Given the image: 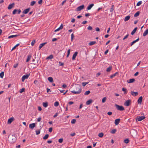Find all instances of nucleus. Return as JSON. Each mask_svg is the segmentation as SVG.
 Masks as SVG:
<instances>
[{
	"label": "nucleus",
	"mask_w": 148,
	"mask_h": 148,
	"mask_svg": "<svg viewBox=\"0 0 148 148\" xmlns=\"http://www.w3.org/2000/svg\"><path fill=\"white\" fill-rule=\"evenodd\" d=\"M76 91H72L71 92L74 94H78L80 93L82 91L81 86L78 84L75 85Z\"/></svg>",
	"instance_id": "f257e3e1"
},
{
	"label": "nucleus",
	"mask_w": 148,
	"mask_h": 148,
	"mask_svg": "<svg viewBox=\"0 0 148 148\" xmlns=\"http://www.w3.org/2000/svg\"><path fill=\"white\" fill-rule=\"evenodd\" d=\"M8 139L10 143H14L16 141V138L15 135H11L9 136Z\"/></svg>",
	"instance_id": "f03ea898"
},
{
	"label": "nucleus",
	"mask_w": 148,
	"mask_h": 148,
	"mask_svg": "<svg viewBox=\"0 0 148 148\" xmlns=\"http://www.w3.org/2000/svg\"><path fill=\"white\" fill-rule=\"evenodd\" d=\"M115 106L117 110H119L123 111L125 110L124 108L122 106H120L117 104H115Z\"/></svg>",
	"instance_id": "7ed1b4c3"
},
{
	"label": "nucleus",
	"mask_w": 148,
	"mask_h": 148,
	"mask_svg": "<svg viewBox=\"0 0 148 148\" xmlns=\"http://www.w3.org/2000/svg\"><path fill=\"white\" fill-rule=\"evenodd\" d=\"M145 117L144 116H138L137 118L136 119V121H140L145 118Z\"/></svg>",
	"instance_id": "20e7f679"
},
{
	"label": "nucleus",
	"mask_w": 148,
	"mask_h": 148,
	"mask_svg": "<svg viewBox=\"0 0 148 148\" xmlns=\"http://www.w3.org/2000/svg\"><path fill=\"white\" fill-rule=\"evenodd\" d=\"M84 7V5H82L78 7L76 9V10L77 11H80L81 10L83 9Z\"/></svg>",
	"instance_id": "39448f33"
},
{
	"label": "nucleus",
	"mask_w": 148,
	"mask_h": 148,
	"mask_svg": "<svg viewBox=\"0 0 148 148\" xmlns=\"http://www.w3.org/2000/svg\"><path fill=\"white\" fill-rule=\"evenodd\" d=\"M29 75H23L22 78L21 80L22 82H23L24 81L25 79H27L28 78Z\"/></svg>",
	"instance_id": "423d86ee"
},
{
	"label": "nucleus",
	"mask_w": 148,
	"mask_h": 148,
	"mask_svg": "<svg viewBox=\"0 0 148 148\" xmlns=\"http://www.w3.org/2000/svg\"><path fill=\"white\" fill-rule=\"evenodd\" d=\"M14 119L13 117H11L9 119L8 121V124H10L13 121Z\"/></svg>",
	"instance_id": "0eeeda50"
},
{
	"label": "nucleus",
	"mask_w": 148,
	"mask_h": 148,
	"mask_svg": "<svg viewBox=\"0 0 148 148\" xmlns=\"http://www.w3.org/2000/svg\"><path fill=\"white\" fill-rule=\"evenodd\" d=\"M36 126V124L35 123H32L30 124L29 125V128H31L32 130L33 129L34 127Z\"/></svg>",
	"instance_id": "6e6552de"
},
{
	"label": "nucleus",
	"mask_w": 148,
	"mask_h": 148,
	"mask_svg": "<svg viewBox=\"0 0 148 148\" xmlns=\"http://www.w3.org/2000/svg\"><path fill=\"white\" fill-rule=\"evenodd\" d=\"M130 101H131L130 100H127L124 103V105L127 106H129Z\"/></svg>",
	"instance_id": "1a4fd4ad"
},
{
	"label": "nucleus",
	"mask_w": 148,
	"mask_h": 148,
	"mask_svg": "<svg viewBox=\"0 0 148 148\" xmlns=\"http://www.w3.org/2000/svg\"><path fill=\"white\" fill-rule=\"evenodd\" d=\"M120 119H116L115 120L114 123L116 125H118L120 121Z\"/></svg>",
	"instance_id": "9d476101"
},
{
	"label": "nucleus",
	"mask_w": 148,
	"mask_h": 148,
	"mask_svg": "<svg viewBox=\"0 0 148 148\" xmlns=\"http://www.w3.org/2000/svg\"><path fill=\"white\" fill-rule=\"evenodd\" d=\"M30 9V8H28L27 9L25 10L23 12V13L24 14H27L29 11Z\"/></svg>",
	"instance_id": "9b49d317"
},
{
	"label": "nucleus",
	"mask_w": 148,
	"mask_h": 148,
	"mask_svg": "<svg viewBox=\"0 0 148 148\" xmlns=\"http://www.w3.org/2000/svg\"><path fill=\"white\" fill-rule=\"evenodd\" d=\"M143 97L142 96L140 97L138 100V104H141L142 101Z\"/></svg>",
	"instance_id": "f8f14e48"
},
{
	"label": "nucleus",
	"mask_w": 148,
	"mask_h": 148,
	"mask_svg": "<svg viewBox=\"0 0 148 148\" xmlns=\"http://www.w3.org/2000/svg\"><path fill=\"white\" fill-rule=\"evenodd\" d=\"M77 54L78 52H75L73 54L72 59L73 60H75L76 57L77 55Z\"/></svg>",
	"instance_id": "ddd939ff"
},
{
	"label": "nucleus",
	"mask_w": 148,
	"mask_h": 148,
	"mask_svg": "<svg viewBox=\"0 0 148 148\" xmlns=\"http://www.w3.org/2000/svg\"><path fill=\"white\" fill-rule=\"evenodd\" d=\"M47 44V42H45L43 43L40 44L39 47V49L40 50L44 45Z\"/></svg>",
	"instance_id": "4468645a"
},
{
	"label": "nucleus",
	"mask_w": 148,
	"mask_h": 148,
	"mask_svg": "<svg viewBox=\"0 0 148 148\" xmlns=\"http://www.w3.org/2000/svg\"><path fill=\"white\" fill-rule=\"evenodd\" d=\"M14 3H13L12 4H10L8 7V9L9 10L11 9L14 6Z\"/></svg>",
	"instance_id": "2eb2a0df"
},
{
	"label": "nucleus",
	"mask_w": 148,
	"mask_h": 148,
	"mask_svg": "<svg viewBox=\"0 0 148 148\" xmlns=\"http://www.w3.org/2000/svg\"><path fill=\"white\" fill-rule=\"evenodd\" d=\"M131 93L132 95L134 96H137L138 94V93L137 92H134L132 91H131Z\"/></svg>",
	"instance_id": "dca6fc26"
},
{
	"label": "nucleus",
	"mask_w": 148,
	"mask_h": 148,
	"mask_svg": "<svg viewBox=\"0 0 148 148\" xmlns=\"http://www.w3.org/2000/svg\"><path fill=\"white\" fill-rule=\"evenodd\" d=\"M94 5V4H90L88 6L87 9L88 10H90Z\"/></svg>",
	"instance_id": "f3484780"
},
{
	"label": "nucleus",
	"mask_w": 148,
	"mask_h": 148,
	"mask_svg": "<svg viewBox=\"0 0 148 148\" xmlns=\"http://www.w3.org/2000/svg\"><path fill=\"white\" fill-rule=\"evenodd\" d=\"M139 40V38H137L136 40L133 41L132 42L131 44L130 45L131 46H132L136 42H138Z\"/></svg>",
	"instance_id": "a211bd4d"
},
{
	"label": "nucleus",
	"mask_w": 148,
	"mask_h": 148,
	"mask_svg": "<svg viewBox=\"0 0 148 148\" xmlns=\"http://www.w3.org/2000/svg\"><path fill=\"white\" fill-rule=\"evenodd\" d=\"M93 101L92 99H90L86 101V104L87 105H89Z\"/></svg>",
	"instance_id": "6ab92c4d"
},
{
	"label": "nucleus",
	"mask_w": 148,
	"mask_h": 148,
	"mask_svg": "<svg viewBox=\"0 0 148 148\" xmlns=\"http://www.w3.org/2000/svg\"><path fill=\"white\" fill-rule=\"evenodd\" d=\"M135 81V80L134 79L132 78L130 79L129 80H128L127 81V82L128 83H132L134 82Z\"/></svg>",
	"instance_id": "aec40b11"
},
{
	"label": "nucleus",
	"mask_w": 148,
	"mask_h": 148,
	"mask_svg": "<svg viewBox=\"0 0 148 148\" xmlns=\"http://www.w3.org/2000/svg\"><path fill=\"white\" fill-rule=\"evenodd\" d=\"M130 16H127L124 18V20L125 21H128L130 18Z\"/></svg>",
	"instance_id": "412c9836"
},
{
	"label": "nucleus",
	"mask_w": 148,
	"mask_h": 148,
	"mask_svg": "<svg viewBox=\"0 0 148 148\" xmlns=\"http://www.w3.org/2000/svg\"><path fill=\"white\" fill-rule=\"evenodd\" d=\"M53 55H50L49 56L47 57L46 58V59H51L53 58Z\"/></svg>",
	"instance_id": "4be33fe9"
},
{
	"label": "nucleus",
	"mask_w": 148,
	"mask_h": 148,
	"mask_svg": "<svg viewBox=\"0 0 148 148\" xmlns=\"http://www.w3.org/2000/svg\"><path fill=\"white\" fill-rule=\"evenodd\" d=\"M148 34V29L146 30L143 34V36H145Z\"/></svg>",
	"instance_id": "5701e85b"
},
{
	"label": "nucleus",
	"mask_w": 148,
	"mask_h": 148,
	"mask_svg": "<svg viewBox=\"0 0 148 148\" xmlns=\"http://www.w3.org/2000/svg\"><path fill=\"white\" fill-rule=\"evenodd\" d=\"M137 29V27H135L134 29L131 32V34H132V35H134V33H135L136 30Z\"/></svg>",
	"instance_id": "b1692460"
},
{
	"label": "nucleus",
	"mask_w": 148,
	"mask_h": 148,
	"mask_svg": "<svg viewBox=\"0 0 148 148\" xmlns=\"http://www.w3.org/2000/svg\"><path fill=\"white\" fill-rule=\"evenodd\" d=\"M43 106L45 107H47L48 105V103L47 102H43L42 103Z\"/></svg>",
	"instance_id": "393cba45"
},
{
	"label": "nucleus",
	"mask_w": 148,
	"mask_h": 148,
	"mask_svg": "<svg viewBox=\"0 0 148 148\" xmlns=\"http://www.w3.org/2000/svg\"><path fill=\"white\" fill-rule=\"evenodd\" d=\"M96 43V42L95 41H91L88 43V45L90 46H91L94 45Z\"/></svg>",
	"instance_id": "a878e982"
},
{
	"label": "nucleus",
	"mask_w": 148,
	"mask_h": 148,
	"mask_svg": "<svg viewBox=\"0 0 148 148\" xmlns=\"http://www.w3.org/2000/svg\"><path fill=\"white\" fill-rule=\"evenodd\" d=\"M112 69V66H110L108 68H107V69L106 71L107 72H109Z\"/></svg>",
	"instance_id": "bb28decb"
},
{
	"label": "nucleus",
	"mask_w": 148,
	"mask_h": 148,
	"mask_svg": "<svg viewBox=\"0 0 148 148\" xmlns=\"http://www.w3.org/2000/svg\"><path fill=\"white\" fill-rule=\"evenodd\" d=\"M48 80L51 82H53V78L51 77H48Z\"/></svg>",
	"instance_id": "cd10ccee"
},
{
	"label": "nucleus",
	"mask_w": 148,
	"mask_h": 148,
	"mask_svg": "<svg viewBox=\"0 0 148 148\" xmlns=\"http://www.w3.org/2000/svg\"><path fill=\"white\" fill-rule=\"evenodd\" d=\"M31 55H28L27 58V59L26 61V62H27L29 61V60H30V59H31Z\"/></svg>",
	"instance_id": "c85d7f7f"
},
{
	"label": "nucleus",
	"mask_w": 148,
	"mask_h": 148,
	"mask_svg": "<svg viewBox=\"0 0 148 148\" xmlns=\"http://www.w3.org/2000/svg\"><path fill=\"white\" fill-rule=\"evenodd\" d=\"M140 13V12L139 11H138L134 14V16L136 17L138 16L139 15Z\"/></svg>",
	"instance_id": "c756f323"
},
{
	"label": "nucleus",
	"mask_w": 148,
	"mask_h": 148,
	"mask_svg": "<svg viewBox=\"0 0 148 148\" xmlns=\"http://www.w3.org/2000/svg\"><path fill=\"white\" fill-rule=\"evenodd\" d=\"M49 136L48 134H47L43 137V139L44 140H46L48 138Z\"/></svg>",
	"instance_id": "7c9ffc66"
},
{
	"label": "nucleus",
	"mask_w": 148,
	"mask_h": 148,
	"mask_svg": "<svg viewBox=\"0 0 148 148\" xmlns=\"http://www.w3.org/2000/svg\"><path fill=\"white\" fill-rule=\"evenodd\" d=\"M17 36H18L17 35H11V36H9L8 37V38H13L15 37H16Z\"/></svg>",
	"instance_id": "2f4dec72"
},
{
	"label": "nucleus",
	"mask_w": 148,
	"mask_h": 148,
	"mask_svg": "<svg viewBox=\"0 0 148 148\" xmlns=\"http://www.w3.org/2000/svg\"><path fill=\"white\" fill-rule=\"evenodd\" d=\"M103 133L101 132L98 134V136L100 138H102L103 136Z\"/></svg>",
	"instance_id": "473e14b6"
},
{
	"label": "nucleus",
	"mask_w": 148,
	"mask_h": 148,
	"mask_svg": "<svg viewBox=\"0 0 148 148\" xmlns=\"http://www.w3.org/2000/svg\"><path fill=\"white\" fill-rule=\"evenodd\" d=\"M4 75V73L3 72H2L0 73V77L2 78H3Z\"/></svg>",
	"instance_id": "72a5a7b5"
},
{
	"label": "nucleus",
	"mask_w": 148,
	"mask_h": 148,
	"mask_svg": "<svg viewBox=\"0 0 148 148\" xmlns=\"http://www.w3.org/2000/svg\"><path fill=\"white\" fill-rule=\"evenodd\" d=\"M59 105V103L58 101H56L55 102L54 105L56 107L58 106Z\"/></svg>",
	"instance_id": "f704fd0d"
},
{
	"label": "nucleus",
	"mask_w": 148,
	"mask_h": 148,
	"mask_svg": "<svg viewBox=\"0 0 148 148\" xmlns=\"http://www.w3.org/2000/svg\"><path fill=\"white\" fill-rule=\"evenodd\" d=\"M122 90L124 92V94H126L127 93V89L124 88H122Z\"/></svg>",
	"instance_id": "c9c22d12"
},
{
	"label": "nucleus",
	"mask_w": 148,
	"mask_h": 148,
	"mask_svg": "<svg viewBox=\"0 0 148 148\" xmlns=\"http://www.w3.org/2000/svg\"><path fill=\"white\" fill-rule=\"evenodd\" d=\"M129 142V140L128 138H127L124 140V142L126 144H127Z\"/></svg>",
	"instance_id": "e433bc0d"
},
{
	"label": "nucleus",
	"mask_w": 148,
	"mask_h": 148,
	"mask_svg": "<svg viewBox=\"0 0 148 148\" xmlns=\"http://www.w3.org/2000/svg\"><path fill=\"white\" fill-rule=\"evenodd\" d=\"M36 3V1H32L30 3V5L31 6L34 5Z\"/></svg>",
	"instance_id": "4c0bfd02"
},
{
	"label": "nucleus",
	"mask_w": 148,
	"mask_h": 148,
	"mask_svg": "<svg viewBox=\"0 0 148 148\" xmlns=\"http://www.w3.org/2000/svg\"><path fill=\"white\" fill-rule=\"evenodd\" d=\"M114 5H112L110 9V12H112L114 10Z\"/></svg>",
	"instance_id": "58836bf2"
},
{
	"label": "nucleus",
	"mask_w": 148,
	"mask_h": 148,
	"mask_svg": "<svg viewBox=\"0 0 148 148\" xmlns=\"http://www.w3.org/2000/svg\"><path fill=\"white\" fill-rule=\"evenodd\" d=\"M142 3V2L141 1H139L137 3L136 5L137 6H139L141 5Z\"/></svg>",
	"instance_id": "ea45409f"
},
{
	"label": "nucleus",
	"mask_w": 148,
	"mask_h": 148,
	"mask_svg": "<svg viewBox=\"0 0 148 148\" xmlns=\"http://www.w3.org/2000/svg\"><path fill=\"white\" fill-rule=\"evenodd\" d=\"M90 93V91L89 90H88L87 91H86L84 95H88Z\"/></svg>",
	"instance_id": "a19ab883"
},
{
	"label": "nucleus",
	"mask_w": 148,
	"mask_h": 148,
	"mask_svg": "<svg viewBox=\"0 0 148 148\" xmlns=\"http://www.w3.org/2000/svg\"><path fill=\"white\" fill-rule=\"evenodd\" d=\"M117 72H116L114 74L111 75L110 76V78H112L113 77H115L116 76V74H117Z\"/></svg>",
	"instance_id": "79ce46f5"
},
{
	"label": "nucleus",
	"mask_w": 148,
	"mask_h": 148,
	"mask_svg": "<svg viewBox=\"0 0 148 148\" xmlns=\"http://www.w3.org/2000/svg\"><path fill=\"white\" fill-rule=\"evenodd\" d=\"M116 131V129H113L111 131V133L112 134H114L115 133Z\"/></svg>",
	"instance_id": "37998d69"
},
{
	"label": "nucleus",
	"mask_w": 148,
	"mask_h": 148,
	"mask_svg": "<svg viewBox=\"0 0 148 148\" xmlns=\"http://www.w3.org/2000/svg\"><path fill=\"white\" fill-rule=\"evenodd\" d=\"M106 97H103V99H102V102L103 103H104L106 101Z\"/></svg>",
	"instance_id": "c03bdc74"
},
{
	"label": "nucleus",
	"mask_w": 148,
	"mask_h": 148,
	"mask_svg": "<svg viewBox=\"0 0 148 148\" xmlns=\"http://www.w3.org/2000/svg\"><path fill=\"white\" fill-rule=\"evenodd\" d=\"M36 42L35 40H33L31 43V45L32 46H33Z\"/></svg>",
	"instance_id": "a18cd8bd"
},
{
	"label": "nucleus",
	"mask_w": 148,
	"mask_h": 148,
	"mask_svg": "<svg viewBox=\"0 0 148 148\" xmlns=\"http://www.w3.org/2000/svg\"><path fill=\"white\" fill-rule=\"evenodd\" d=\"M88 83V82H84L82 83V86H84L86 84Z\"/></svg>",
	"instance_id": "49530a36"
},
{
	"label": "nucleus",
	"mask_w": 148,
	"mask_h": 148,
	"mask_svg": "<svg viewBox=\"0 0 148 148\" xmlns=\"http://www.w3.org/2000/svg\"><path fill=\"white\" fill-rule=\"evenodd\" d=\"M76 120L75 119H72L71 121V123L72 124H74L75 123Z\"/></svg>",
	"instance_id": "de8ad7c7"
},
{
	"label": "nucleus",
	"mask_w": 148,
	"mask_h": 148,
	"mask_svg": "<svg viewBox=\"0 0 148 148\" xmlns=\"http://www.w3.org/2000/svg\"><path fill=\"white\" fill-rule=\"evenodd\" d=\"M25 89L24 88H22L21 89H20L19 90V92L21 93H22L24 91Z\"/></svg>",
	"instance_id": "09e8293b"
},
{
	"label": "nucleus",
	"mask_w": 148,
	"mask_h": 148,
	"mask_svg": "<svg viewBox=\"0 0 148 148\" xmlns=\"http://www.w3.org/2000/svg\"><path fill=\"white\" fill-rule=\"evenodd\" d=\"M17 10L16 9L14 10L12 12V14H15L16 13V12H17Z\"/></svg>",
	"instance_id": "8fccbe9b"
},
{
	"label": "nucleus",
	"mask_w": 148,
	"mask_h": 148,
	"mask_svg": "<svg viewBox=\"0 0 148 148\" xmlns=\"http://www.w3.org/2000/svg\"><path fill=\"white\" fill-rule=\"evenodd\" d=\"M36 135H38L40 134V131L39 130H36Z\"/></svg>",
	"instance_id": "3c124183"
},
{
	"label": "nucleus",
	"mask_w": 148,
	"mask_h": 148,
	"mask_svg": "<svg viewBox=\"0 0 148 148\" xmlns=\"http://www.w3.org/2000/svg\"><path fill=\"white\" fill-rule=\"evenodd\" d=\"M63 141V139L62 138H61L59 139L58 142L60 143H62Z\"/></svg>",
	"instance_id": "603ef678"
},
{
	"label": "nucleus",
	"mask_w": 148,
	"mask_h": 148,
	"mask_svg": "<svg viewBox=\"0 0 148 148\" xmlns=\"http://www.w3.org/2000/svg\"><path fill=\"white\" fill-rule=\"evenodd\" d=\"M63 25L62 24H61L60 26L59 27V29L60 30L63 29Z\"/></svg>",
	"instance_id": "864d4df0"
},
{
	"label": "nucleus",
	"mask_w": 148,
	"mask_h": 148,
	"mask_svg": "<svg viewBox=\"0 0 148 148\" xmlns=\"http://www.w3.org/2000/svg\"><path fill=\"white\" fill-rule=\"evenodd\" d=\"M63 25L62 24H61L60 26L59 27V29L60 30L63 29Z\"/></svg>",
	"instance_id": "5fc2aeb1"
},
{
	"label": "nucleus",
	"mask_w": 148,
	"mask_h": 148,
	"mask_svg": "<svg viewBox=\"0 0 148 148\" xmlns=\"http://www.w3.org/2000/svg\"><path fill=\"white\" fill-rule=\"evenodd\" d=\"M74 37V35L73 34V33L71 35V41H72L73 40V38Z\"/></svg>",
	"instance_id": "6e6d98bb"
},
{
	"label": "nucleus",
	"mask_w": 148,
	"mask_h": 148,
	"mask_svg": "<svg viewBox=\"0 0 148 148\" xmlns=\"http://www.w3.org/2000/svg\"><path fill=\"white\" fill-rule=\"evenodd\" d=\"M59 63L60 66H62L64 64L63 63H62L61 62H59Z\"/></svg>",
	"instance_id": "4d7b16f0"
},
{
	"label": "nucleus",
	"mask_w": 148,
	"mask_h": 148,
	"mask_svg": "<svg viewBox=\"0 0 148 148\" xmlns=\"http://www.w3.org/2000/svg\"><path fill=\"white\" fill-rule=\"evenodd\" d=\"M88 29L89 30H91L92 29V27L91 26H89L88 27Z\"/></svg>",
	"instance_id": "13d9d810"
},
{
	"label": "nucleus",
	"mask_w": 148,
	"mask_h": 148,
	"mask_svg": "<svg viewBox=\"0 0 148 148\" xmlns=\"http://www.w3.org/2000/svg\"><path fill=\"white\" fill-rule=\"evenodd\" d=\"M52 130L53 128L52 127H50L49 129V131L50 132H52Z\"/></svg>",
	"instance_id": "bf43d9fd"
},
{
	"label": "nucleus",
	"mask_w": 148,
	"mask_h": 148,
	"mask_svg": "<svg viewBox=\"0 0 148 148\" xmlns=\"http://www.w3.org/2000/svg\"><path fill=\"white\" fill-rule=\"evenodd\" d=\"M42 0H39L38 3L39 4H41L42 3Z\"/></svg>",
	"instance_id": "052dcab7"
},
{
	"label": "nucleus",
	"mask_w": 148,
	"mask_h": 148,
	"mask_svg": "<svg viewBox=\"0 0 148 148\" xmlns=\"http://www.w3.org/2000/svg\"><path fill=\"white\" fill-rule=\"evenodd\" d=\"M129 34H127L126 36H125L124 37V38H123V40H124L125 39L127 38L128 36H129Z\"/></svg>",
	"instance_id": "680f3d73"
},
{
	"label": "nucleus",
	"mask_w": 148,
	"mask_h": 148,
	"mask_svg": "<svg viewBox=\"0 0 148 148\" xmlns=\"http://www.w3.org/2000/svg\"><path fill=\"white\" fill-rule=\"evenodd\" d=\"M18 64H15L13 66V67L14 68H16L18 66Z\"/></svg>",
	"instance_id": "e2e57ef3"
},
{
	"label": "nucleus",
	"mask_w": 148,
	"mask_h": 148,
	"mask_svg": "<svg viewBox=\"0 0 148 148\" xmlns=\"http://www.w3.org/2000/svg\"><path fill=\"white\" fill-rule=\"evenodd\" d=\"M107 114L109 115H111L112 114V113L111 112H109L107 113Z\"/></svg>",
	"instance_id": "0e129e2a"
},
{
	"label": "nucleus",
	"mask_w": 148,
	"mask_h": 148,
	"mask_svg": "<svg viewBox=\"0 0 148 148\" xmlns=\"http://www.w3.org/2000/svg\"><path fill=\"white\" fill-rule=\"evenodd\" d=\"M96 31L97 32H99L100 30V29L99 28L97 27L95 28Z\"/></svg>",
	"instance_id": "69168bd1"
},
{
	"label": "nucleus",
	"mask_w": 148,
	"mask_h": 148,
	"mask_svg": "<svg viewBox=\"0 0 148 148\" xmlns=\"http://www.w3.org/2000/svg\"><path fill=\"white\" fill-rule=\"evenodd\" d=\"M101 75V73L100 72L98 73L97 74L96 76L97 77H98L99 75Z\"/></svg>",
	"instance_id": "338daca9"
},
{
	"label": "nucleus",
	"mask_w": 148,
	"mask_h": 148,
	"mask_svg": "<svg viewBox=\"0 0 148 148\" xmlns=\"http://www.w3.org/2000/svg\"><path fill=\"white\" fill-rule=\"evenodd\" d=\"M74 103L73 102H72V101H69V103H68L69 104V105H71L72 104H73V103Z\"/></svg>",
	"instance_id": "774afa93"
}]
</instances>
